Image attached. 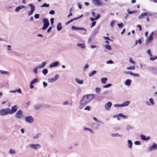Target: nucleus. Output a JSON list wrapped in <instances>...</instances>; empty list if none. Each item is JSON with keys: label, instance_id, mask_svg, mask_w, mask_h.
Masks as SVG:
<instances>
[{"label": "nucleus", "instance_id": "obj_1", "mask_svg": "<svg viewBox=\"0 0 157 157\" xmlns=\"http://www.w3.org/2000/svg\"><path fill=\"white\" fill-rule=\"evenodd\" d=\"M94 98V95L93 94L86 95L84 96L80 101V104L84 105L88 102Z\"/></svg>", "mask_w": 157, "mask_h": 157}, {"label": "nucleus", "instance_id": "obj_2", "mask_svg": "<svg viewBox=\"0 0 157 157\" xmlns=\"http://www.w3.org/2000/svg\"><path fill=\"white\" fill-rule=\"evenodd\" d=\"M44 25L42 27L43 30L45 29L49 25V23L48 19L47 18H43V19Z\"/></svg>", "mask_w": 157, "mask_h": 157}, {"label": "nucleus", "instance_id": "obj_3", "mask_svg": "<svg viewBox=\"0 0 157 157\" xmlns=\"http://www.w3.org/2000/svg\"><path fill=\"white\" fill-rule=\"evenodd\" d=\"M10 114V109L6 108L2 109L0 110V115H5Z\"/></svg>", "mask_w": 157, "mask_h": 157}, {"label": "nucleus", "instance_id": "obj_4", "mask_svg": "<svg viewBox=\"0 0 157 157\" xmlns=\"http://www.w3.org/2000/svg\"><path fill=\"white\" fill-rule=\"evenodd\" d=\"M23 112L21 110H19L16 113L15 117L17 118L20 119L23 117Z\"/></svg>", "mask_w": 157, "mask_h": 157}, {"label": "nucleus", "instance_id": "obj_5", "mask_svg": "<svg viewBox=\"0 0 157 157\" xmlns=\"http://www.w3.org/2000/svg\"><path fill=\"white\" fill-rule=\"evenodd\" d=\"M154 32H152L149 36L148 38L146 40V43H149L153 39V35Z\"/></svg>", "mask_w": 157, "mask_h": 157}, {"label": "nucleus", "instance_id": "obj_6", "mask_svg": "<svg viewBox=\"0 0 157 157\" xmlns=\"http://www.w3.org/2000/svg\"><path fill=\"white\" fill-rule=\"evenodd\" d=\"M30 147L31 148H33L35 150L37 149H38L40 148L41 147V146L40 144H31Z\"/></svg>", "mask_w": 157, "mask_h": 157}, {"label": "nucleus", "instance_id": "obj_7", "mask_svg": "<svg viewBox=\"0 0 157 157\" xmlns=\"http://www.w3.org/2000/svg\"><path fill=\"white\" fill-rule=\"evenodd\" d=\"M92 1L94 4L95 5L100 6H103L102 3L100 0H92Z\"/></svg>", "mask_w": 157, "mask_h": 157}, {"label": "nucleus", "instance_id": "obj_8", "mask_svg": "<svg viewBox=\"0 0 157 157\" xmlns=\"http://www.w3.org/2000/svg\"><path fill=\"white\" fill-rule=\"evenodd\" d=\"M25 119L26 121L28 123H32L33 122V119L31 116L25 117Z\"/></svg>", "mask_w": 157, "mask_h": 157}, {"label": "nucleus", "instance_id": "obj_9", "mask_svg": "<svg viewBox=\"0 0 157 157\" xmlns=\"http://www.w3.org/2000/svg\"><path fill=\"white\" fill-rule=\"evenodd\" d=\"M17 106L16 105H14L11 108V110L10 109V114H12L16 112L17 111Z\"/></svg>", "mask_w": 157, "mask_h": 157}, {"label": "nucleus", "instance_id": "obj_10", "mask_svg": "<svg viewBox=\"0 0 157 157\" xmlns=\"http://www.w3.org/2000/svg\"><path fill=\"white\" fill-rule=\"evenodd\" d=\"M156 149H157V144L155 143H154L150 147L149 149V151H151L152 150H155Z\"/></svg>", "mask_w": 157, "mask_h": 157}, {"label": "nucleus", "instance_id": "obj_11", "mask_svg": "<svg viewBox=\"0 0 157 157\" xmlns=\"http://www.w3.org/2000/svg\"><path fill=\"white\" fill-rule=\"evenodd\" d=\"M59 76L58 75H55L54 78H49L48 79V81L49 82H53L54 81H55L56 80H57L59 78Z\"/></svg>", "mask_w": 157, "mask_h": 157}, {"label": "nucleus", "instance_id": "obj_12", "mask_svg": "<svg viewBox=\"0 0 157 157\" xmlns=\"http://www.w3.org/2000/svg\"><path fill=\"white\" fill-rule=\"evenodd\" d=\"M148 14V13H143L139 16V18L140 19H143L144 17L147 16Z\"/></svg>", "mask_w": 157, "mask_h": 157}, {"label": "nucleus", "instance_id": "obj_13", "mask_svg": "<svg viewBox=\"0 0 157 157\" xmlns=\"http://www.w3.org/2000/svg\"><path fill=\"white\" fill-rule=\"evenodd\" d=\"M112 103L111 102H108L105 104V109H106L107 110H108L109 108L111 107V106H112Z\"/></svg>", "mask_w": 157, "mask_h": 157}, {"label": "nucleus", "instance_id": "obj_14", "mask_svg": "<svg viewBox=\"0 0 157 157\" xmlns=\"http://www.w3.org/2000/svg\"><path fill=\"white\" fill-rule=\"evenodd\" d=\"M59 64L58 62H55L51 63L50 64V67L51 68L57 66Z\"/></svg>", "mask_w": 157, "mask_h": 157}, {"label": "nucleus", "instance_id": "obj_15", "mask_svg": "<svg viewBox=\"0 0 157 157\" xmlns=\"http://www.w3.org/2000/svg\"><path fill=\"white\" fill-rule=\"evenodd\" d=\"M25 7L23 5H22L21 6H19L17 7L15 9V11L16 12H18V11L20 9H22L24 8H25Z\"/></svg>", "mask_w": 157, "mask_h": 157}, {"label": "nucleus", "instance_id": "obj_16", "mask_svg": "<svg viewBox=\"0 0 157 157\" xmlns=\"http://www.w3.org/2000/svg\"><path fill=\"white\" fill-rule=\"evenodd\" d=\"M131 81L129 79H127L125 82V84L127 86H130L131 83Z\"/></svg>", "mask_w": 157, "mask_h": 157}, {"label": "nucleus", "instance_id": "obj_17", "mask_svg": "<svg viewBox=\"0 0 157 157\" xmlns=\"http://www.w3.org/2000/svg\"><path fill=\"white\" fill-rule=\"evenodd\" d=\"M62 29V26L60 23L58 24L57 26V29L58 31Z\"/></svg>", "mask_w": 157, "mask_h": 157}, {"label": "nucleus", "instance_id": "obj_18", "mask_svg": "<svg viewBox=\"0 0 157 157\" xmlns=\"http://www.w3.org/2000/svg\"><path fill=\"white\" fill-rule=\"evenodd\" d=\"M75 80L79 84H82L83 83V81L82 80H80V79L76 78H75Z\"/></svg>", "mask_w": 157, "mask_h": 157}, {"label": "nucleus", "instance_id": "obj_19", "mask_svg": "<svg viewBox=\"0 0 157 157\" xmlns=\"http://www.w3.org/2000/svg\"><path fill=\"white\" fill-rule=\"evenodd\" d=\"M128 147L129 148H131L132 147V142L130 140H128Z\"/></svg>", "mask_w": 157, "mask_h": 157}, {"label": "nucleus", "instance_id": "obj_20", "mask_svg": "<svg viewBox=\"0 0 157 157\" xmlns=\"http://www.w3.org/2000/svg\"><path fill=\"white\" fill-rule=\"evenodd\" d=\"M46 64V62H42L41 65H39L37 67L38 68H41L44 67L45 65Z\"/></svg>", "mask_w": 157, "mask_h": 157}, {"label": "nucleus", "instance_id": "obj_21", "mask_svg": "<svg viewBox=\"0 0 157 157\" xmlns=\"http://www.w3.org/2000/svg\"><path fill=\"white\" fill-rule=\"evenodd\" d=\"M29 5L30 7L31 10L34 11L35 10V6L32 3L29 4Z\"/></svg>", "mask_w": 157, "mask_h": 157}, {"label": "nucleus", "instance_id": "obj_22", "mask_svg": "<svg viewBox=\"0 0 157 157\" xmlns=\"http://www.w3.org/2000/svg\"><path fill=\"white\" fill-rule=\"evenodd\" d=\"M108 79L107 78H102L101 79V81L103 84H105L107 80Z\"/></svg>", "mask_w": 157, "mask_h": 157}, {"label": "nucleus", "instance_id": "obj_23", "mask_svg": "<svg viewBox=\"0 0 157 157\" xmlns=\"http://www.w3.org/2000/svg\"><path fill=\"white\" fill-rule=\"evenodd\" d=\"M130 103V101H127L124 102L123 104H122V105H123V107L125 106L128 105Z\"/></svg>", "mask_w": 157, "mask_h": 157}, {"label": "nucleus", "instance_id": "obj_24", "mask_svg": "<svg viewBox=\"0 0 157 157\" xmlns=\"http://www.w3.org/2000/svg\"><path fill=\"white\" fill-rule=\"evenodd\" d=\"M77 46L81 47V48H85V44H83V43L82 44L78 43Z\"/></svg>", "mask_w": 157, "mask_h": 157}, {"label": "nucleus", "instance_id": "obj_25", "mask_svg": "<svg viewBox=\"0 0 157 157\" xmlns=\"http://www.w3.org/2000/svg\"><path fill=\"white\" fill-rule=\"evenodd\" d=\"M97 72V71H93L91 72V73H90L89 74V77L92 76L96 74Z\"/></svg>", "mask_w": 157, "mask_h": 157}, {"label": "nucleus", "instance_id": "obj_26", "mask_svg": "<svg viewBox=\"0 0 157 157\" xmlns=\"http://www.w3.org/2000/svg\"><path fill=\"white\" fill-rule=\"evenodd\" d=\"M111 136L112 137L117 136L120 137H121L122 136V135H119L118 133H117L116 134L112 133Z\"/></svg>", "mask_w": 157, "mask_h": 157}, {"label": "nucleus", "instance_id": "obj_27", "mask_svg": "<svg viewBox=\"0 0 157 157\" xmlns=\"http://www.w3.org/2000/svg\"><path fill=\"white\" fill-rule=\"evenodd\" d=\"M48 72V70L46 68L44 69L42 71V73L44 75H46Z\"/></svg>", "mask_w": 157, "mask_h": 157}, {"label": "nucleus", "instance_id": "obj_28", "mask_svg": "<svg viewBox=\"0 0 157 157\" xmlns=\"http://www.w3.org/2000/svg\"><path fill=\"white\" fill-rule=\"evenodd\" d=\"M41 105H35L34 106V108L35 109H39V108H40L41 107Z\"/></svg>", "mask_w": 157, "mask_h": 157}, {"label": "nucleus", "instance_id": "obj_29", "mask_svg": "<svg viewBox=\"0 0 157 157\" xmlns=\"http://www.w3.org/2000/svg\"><path fill=\"white\" fill-rule=\"evenodd\" d=\"M105 48L108 50H111V47L109 44H106L105 46Z\"/></svg>", "mask_w": 157, "mask_h": 157}, {"label": "nucleus", "instance_id": "obj_30", "mask_svg": "<svg viewBox=\"0 0 157 157\" xmlns=\"http://www.w3.org/2000/svg\"><path fill=\"white\" fill-rule=\"evenodd\" d=\"M141 139L144 140H146V136L144 135H141L140 136Z\"/></svg>", "mask_w": 157, "mask_h": 157}, {"label": "nucleus", "instance_id": "obj_31", "mask_svg": "<svg viewBox=\"0 0 157 157\" xmlns=\"http://www.w3.org/2000/svg\"><path fill=\"white\" fill-rule=\"evenodd\" d=\"M77 30H84L85 32H86L87 31L84 28L80 27H77Z\"/></svg>", "mask_w": 157, "mask_h": 157}, {"label": "nucleus", "instance_id": "obj_32", "mask_svg": "<svg viewBox=\"0 0 157 157\" xmlns=\"http://www.w3.org/2000/svg\"><path fill=\"white\" fill-rule=\"evenodd\" d=\"M135 69L134 66H131L130 67H128L127 69L128 70H134Z\"/></svg>", "mask_w": 157, "mask_h": 157}, {"label": "nucleus", "instance_id": "obj_33", "mask_svg": "<svg viewBox=\"0 0 157 157\" xmlns=\"http://www.w3.org/2000/svg\"><path fill=\"white\" fill-rule=\"evenodd\" d=\"M49 6V4H47L46 3H44L41 6V7H48Z\"/></svg>", "mask_w": 157, "mask_h": 157}, {"label": "nucleus", "instance_id": "obj_34", "mask_svg": "<svg viewBox=\"0 0 157 157\" xmlns=\"http://www.w3.org/2000/svg\"><path fill=\"white\" fill-rule=\"evenodd\" d=\"M129 62L131 63L134 64V65L135 64V62L134 61H133L132 60V59L131 58H129Z\"/></svg>", "mask_w": 157, "mask_h": 157}, {"label": "nucleus", "instance_id": "obj_35", "mask_svg": "<svg viewBox=\"0 0 157 157\" xmlns=\"http://www.w3.org/2000/svg\"><path fill=\"white\" fill-rule=\"evenodd\" d=\"M37 78H34V79H33V80L31 81V82L30 83H31L32 84H33L34 83L36 82L37 81Z\"/></svg>", "mask_w": 157, "mask_h": 157}, {"label": "nucleus", "instance_id": "obj_36", "mask_svg": "<svg viewBox=\"0 0 157 157\" xmlns=\"http://www.w3.org/2000/svg\"><path fill=\"white\" fill-rule=\"evenodd\" d=\"M133 128L130 125H128L127 127V130L129 131L130 129H132Z\"/></svg>", "mask_w": 157, "mask_h": 157}, {"label": "nucleus", "instance_id": "obj_37", "mask_svg": "<svg viewBox=\"0 0 157 157\" xmlns=\"http://www.w3.org/2000/svg\"><path fill=\"white\" fill-rule=\"evenodd\" d=\"M157 58V57L155 56L154 57H150V60L152 61H153L154 60L156 59Z\"/></svg>", "mask_w": 157, "mask_h": 157}, {"label": "nucleus", "instance_id": "obj_38", "mask_svg": "<svg viewBox=\"0 0 157 157\" xmlns=\"http://www.w3.org/2000/svg\"><path fill=\"white\" fill-rule=\"evenodd\" d=\"M112 86V84H108L107 85H105L103 86V87L104 88H107L109 87Z\"/></svg>", "mask_w": 157, "mask_h": 157}, {"label": "nucleus", "instance_id": "obj_39", "mask_svg": "<svg viewBox=\"0 0 157 157\" xmlns=\"http://www.w3.org/2000/svg\"><path fill=\"white\" fill-rule=\"evenodd\" d=\"M0 73L2 74H6L8 73V72L0 70Z\"/></svg>", "mask_w": 157, "mask_h": 157}, {"label": "nucleus", "instance_id": "obj_40", "mask_svg": "<svg viewBox=\"0 0 157 157\" xmlns=\"http://www.w3.org/2000/svg\"><path fill=\"white\" fill-rule=\"evenodd\" d=\"M101 91V89L99 87H97L95 89V91L97 93H99Z\"/></svg>", "mask_w": 157, "mask_h": 157}, {"label": "nucleus", "instance_id": "obj_41", "mask_svg": "<svg viewBox=\"0 0 157 157\" xmlns=\"http://www.w3.org/2000/svg\"><path fill=\"white\" fill-rule=\"evenodd\" d=\"M128 12L129 14H132L134 13H136L137 12V11L136 10H133V11H128Z\"/></svg>", "mask_w": 157, "mask_h": 157}, {"label": "nucleus", "instance_id": "obj_42", "mask_svg": "<svg viewBox=\"0 0 157 157\" xmlns=\"http://www.w3.org/2000/svg\"><path fill=\"white\" fill-rule=\"evenodd\" d=\"M114 106L115 107H123V105H122V104H115L114 105Z\"/></svg>", "mask_w": 157, "mask_h": 157}, {"label": "nucleus", "instance_id": "obj_43", "mask_svg": "<svg viewBox=\"0 0 157 157\" xmlns=\"http://www.w3.org/2000/svg\"><path fill=\"white\" fill-rule=\"evenodd\" d=\"M134 144L136 145H140L141 144V142L140 141H136L134 142Z\"/></svg>", "mask_w": 157, "mask_h": 157}, {"label": "nucleus", "instance_id": "obj_44", "mask_svg": "<svg viewBox=\"0 0 157 157\" xmlns=\"http://www.w3.org/2000/svg\"><path fill=\"white\" fill-rule=\"evenodd\" d=\"M88 67H89V65L87 64H85L83 67V68L84 71H85V69L86 68H88Z\"/></svg>", "mask_w": 157, "mask_h": 157}, {"label": "nucleus", "instance_id": "obj_45", "mask_svg": "<svg viewBox=\"0 0 157 157\" xmlns=\"http://www.w3.org/2000/svg\"><path fill=\"white\" fill-rule=\"evenodd\" d=\"M149 101L150 102V103L154 105V104L153 100L152 98H150L149 99Z\"/></svg>", "mask_w": 157, "mask_h": 157}, {"label": "nucleus", "instance_id": "obj_46", "mask_svg": "<svg viewBox=\"0 0 157 157\" xmlns=\"http://www.w3.org/2000/svg\"><path fill=\"white\" fill-rule=\"evenodd\" d=\"M40 15L36 13L34 15V17L36 19H37L39 18Z\"/></svg>", "mask_w": 157, "mask_h": 157}, {"label": "nucleus", "instance_id": "obj_47", "mask_svg": "<svg viewBox=\"0 0 157 157\" xmlns=\"http://www.w3.org/2000/svg\"><path fill=\"white\" fill-rule=\"evenodd\" d=\"M55 12L53 10H51L49 12V13L50 14L52 15L54 14H55Z\"/></svg>", "mask_w": 157, "mask_h": 157}, {"label": "nucleus", "instance_id": "obj_48", "mask_svg": "<svg viewBox=\"0 0 157 157\" xmlns=\"http://www.w3.org/2000/svg\"><path fill=\"white\" fill-rule=\"evenodd\" d=\"M90 106H87L84 108V109L87 110L89 111L90 110Z\"/></svg>", "mask_w": 157, "mask_h": 157}, {"label": "nucleus", "instance_id": "obj_49", "mask_svg": "<svg viewBox=\"0 0 157 157\" xmlns=\"http://www.w3.org/2000/svg\"><path fill=\"white\" fill-rule=\"evenodd\" d=\"M40 136V134H38L33 137V138L34 139L36 138L37 139Z\"/></svg>", "mask_w": 157, "mask_h": 157}, {"label": "nucleus", "instance_id": "obj_50", "mask_svg": "<svg viewBox=\"0 0 157 157\" xmlns=\"http://www.w3.org/2000/svg\"><path fill=\"white\" fill-rule=\"evenodd\" d=\"M10 154H15V151L14 150L10 149Z\"/></svg>", "mask_w": 157, "mask_h": 157}, {"label": "nucleus", "instance_id": "obj_51", "mask_svg": "<svg viewBox=\"0 0 157 157\" xmlns=\"http://www.w3.org/2000/svg\"><path fill=\"white\" fill-rule=\"evenodd\" d=\"M96 23V21H93L92 23V25L91 26V28H92L93 27L95 26Z\"/></svg>", "mask_w": 157, "mask_h": 157}, {"label": "nucleus", "instance_id": "obj_52", "mask_svg": "<svg viewBox=\"0 0 157 157\" xmlns=\"http://www.w3.org/2000/svg\"><path fill=\"white\" fill-rule=\"evenodd\" d=\"M117 25L120 28H122L123 27V24L122 23H118Z\"/></svg>", "mask_w": 157, "mask_h": 157}, {"label": "nucleus", "instance_id": "obj_53", "mask_svg": "<svg viewBox=\"0 0 157 157\" xmlns=\"http://www.w3.org/2000/svg\"><path fill=\"white\" fill-rule=\"evenodd\" d=\"M54 19L53 18H52L51 19L50 22H51V24L52 25L53 23H54Z\"/></svg>", "mask_w": 157, "mask_h": 157}, {"label": "nucleus", "instance_id": "obj_54", "mask_svg": "<svg viewBox=\"0 0 157 157\" xmlns=\"http://www.w3.org/2000/svg\"><path fill=\"white\" fill-rule=\"evenodd\" d=\"M38 69L36 67H35L33 69V71L36 74L37 73Z\"/></svg>", "mask_w": 157, "mask_h": 157}, {"label": "nucleus", "instance_id": "obj_55", "mask_svg": "<svg viewBox=\"0 0 157 157\" xmlns=\"http://www.w3.org/2000/svg\"><path fill=\"white\" fill-rule=\"evenodd\" d=\"M104 38L105 40H111L110 39L109 37L108 36H104Z\"/></svg>", "mask_w": 157, "mask_h": 157}, {"label": "nucleus", "instance_id": "obj_56", "mask_svg": "<svg viewBox=\"0 0 157 157\" xmlns=\"http://www.w3.org/2000/svg\"><path fill=\"white\" fill-rule=\"evenodd\" d=\"M137 27L138 28H139L140 31H141L142 30V28L141 26L140 25H137Z\"/></svg>", "mask_w": 157, "mask_h": 157}, {"label": "nucleus", "instance_id": "obj_57", "mask_svg": "<svg viewBox=\"0 0 157 157\" xmlns=\"http://www.w3.org/2000/svg\"><path fill=\"white\" fill-rule=\"evenodd\" d=\"M107 63L109 64H113V62L112 60H109L107 62Z\"/></svg>", "mask_w": 157, "mask_h": 157}, {"label": "nucleus", "instance_id": "obj_58", "mask_svg": "<svg viewBox=\"0 0 157 157\" xmlns=\"http://www.w3.org/2000/svg\"><path fill=\"white\" fill-rule=\"evenodd\" d=\"M33 11L31 10L30 11H29L28 12V15L29 16L33 14Z\"/></svg>", "mask_w": 157, "mask_h": 157}, {"label": "nucleus", "instance_id": "obj_59", "mask_svg": "<svg viewBox=\"0 0 157 157\" xmlns=\"http://www.w3.org/2000/svg\"><path fill=\"white\" fill-rule=\"evenodd\" d=\"M100 15L99 14H97V16L95 18H96V20L98 19H99L100 17Z\"/></svg>", "mask_w": 157, "mask_h": 157}, {"label": "nucleus", "instance_id": "obj_60", "mask_svg": "<svg viewBox=\"0 0 157 157\" xmlns=\"http://www.w3.org/2000/svg\"><path fill=\"white\" fill-rule=\"evenodd\" d=\"M78 19V18H77L76 17H75L74 18H73V19H71L69 21H70V23L71 22H72V21H73L75 20H77Z\"/></svg>", "mask_w": 157, "mask_h": 157}, {"label": "nucleus", "instance_id": "obj_61", "mask_svg": "<svg viewBox=\"0 0 157 157\" xmlns=\"http://www.w3.org/2000/svg\"><path fill=\"white\" fill-rule=\"evenodd\" d=\"M52 28V27H51V26H50L49 28L47 30V32L48 33L49 32L51 31V30Z\"/></svg>", "mask_w": 157, "mask_h": 157}, {"label": "nucleus", "instance_id": "obj_62", "mask_svg": "<svg viewBox=\"0 0 157 157\" xmlns=\"http://www.w3.org/2000/svg\"><path fill=\"white\" fill-rule=\"evenodd\" d=\"M124 115L122 113H120L117 116V117H124Z\"/></svg>", "mask_w": 157, "mask_h": 157}, {"label": "nucleus", "instance_id": "obj_63", "mask_svg": "<svg viewBox=\"0 0 157 157\" xmlns=\"http://www.w3.org/2000/svg\"><path fill=\"white\" fill-rule=\"evenodd\" d=\"M147 53L148 55H151V50L149 49H148L147 51Z\"/></svg>", "mask_w": 157, "mask_h": 157}, {"label": "nucleus", "instance_id": "obj_64", "mask_svg": "<svg viewBox=\"0 0 157 157\" xmlns=\"http://www.w3.org/2000/svg\"><path fill=\"white\" fill-rule=\"evenodd\" d=\"M78 8L79 9H82V5H81V4L80 3H78Z\"/></svg>", "mask_w": 157, "mask_h": 157}]
</instances>
